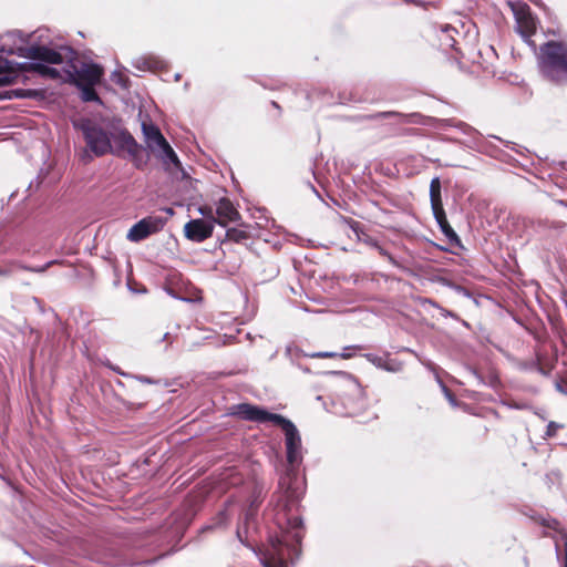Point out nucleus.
Instances as JSON below:
<instances>
[{
	"label": "nucleus",
	"instance_id": "1",
	"mask_svg": "<svg viewBox=\"0 0 567 567\" xmlns=\"http://www.w3.org/2000/svg\"><path fill=\"white\" fill-rule=\"evenodd\" d=\"M229 414L245 421L272 423L285 434L287 463L278 482L280 496L277 499L275 514V523L279 532L269 535V544L261 553H257L248 540V534L245 533L243 524L238 525L236 537L244 546L257 554L264 567H288V560L298 555L303 537L300 503L306 491V480L300 476L299 470L303 461L299 430L288 417L270 412L260 405L235 404L230 408Z\"/></svg>",
	"mask_w": 567,
	"mask_h": 567
},
{
	"label": "nucleus",
	"instance_id": "2",
	"mask_svg": "<svg viewBox=\"0 0 567 567\" xmlns=\"http://www.w3.org/2000/svg\"><path fill=\"white\" fill-rule=\"evenodd\" d=\"M192 518L186 514H173L154 529L137 528L132 532L128 546L142 554L128 556L109 548L103 542H85L80 554L91 561L107 567H145L172 555L187 530Z\"/></svg>",
	"mask_w": 567,
	"mask_h": 567
},
{
	"label": "nucleus",
	"instance_id": "3",
	"mask_svg": "<svg viewBox=\"0 0 567 567\" xmlns=\"http://www.w3.org/2000/svg\"><path fill=\"white\" fill-rule=\"evenodd\" d=\"M12 53L28 60L24 62L11 60L10 75H14V82L19 76L31 72L52 80L61 78V71L53 66L56 65L61 56V52H58V45L33 43L18 47Z\"/></svg>",
	"mask_w": 567,
	"mask_h": 567
},
{
	"label": "nucleus",
	"instance_id": "4",
	"mask_svg": "<svg viewBox=\"0 0 567 567\" xmlns=\"http://www.w3.org/2000/svg\"><path fill=\"white\" fill-rule=\"evenodd\" d=\"M58 52H61L56 65H61V78L70 84H99L103 69L94 63L86 62L79 58L78 52L70 45H58Z\"/></svg>",
	"mask_w": 567,
	"mask_h": 567
},
{
	"label": "nucleus",
	"instance_id": "5",
	"mask_svg": "<svg viewBox=\"0 0 567 567\" xmlns=\"http://www.w3.org/2000/svg\"><path fill=\"white\" fill-rule=\"evenodd\" d=\"M537 65L544 80L556 86H567V44L549 40L539 47Z\"/></svg>",
	"mask_w": 567,
	"mask_h": 567
},
{
	"label": "nucleus",
	"instance_id": "6",
	"mask_svg": "<svg viewBox=\"0 0 567 567\" xmlns=\"http://www.w3.org/2000/svg\"><path fill=\"white\" fill-rule=\"evenodd\" d=\"M73 127L82 133L87 148L96 157L115 154L112 145L113 133L103 128L99 123L89 117H81L73 122Z\"/></svg>",
	"mask_w": 567,
	"mask_h": 567
},
{
	"label": "nucleus",
	"instance_id": "7",
	"mask_svg": "<svg viewBox=\"0 0 567 567\" xmlns=\"http://www.w3.org/2000/svg\"><path fill=\"white\" fill-rule=\"evenodd\" d=\"M515 19V29L519 35H535L538 20L533 14L530 7L523 1H508Z\"/></svg>",
	"mask_w": 567,
	"mask_h": 567
},
{
	"label": "nucleus",
	"instance_id": "8",
	"mask_svg": "<svg viewBox=\"0 0 567 567\" xmlns=\"http://www.w3.org/2000/svg\"><path fill=\"white\" fill-rule=\"evenodd\" d=\"M166 221L167 218L161 216L144 217L128 229L126 238L132 243H140L162 230Z\"/></svg>",
	"mask_w": 567,
	"mask_h": 567
},
{
	"label": "nucleus",
	"instance_id": "9",
	"mask_svg": "<svg viewBox=\"0 0 567 567\" xmlns=\"http://www.w3.org/2000/svg\"><path fill=\"white\" fill-rule=\"evenodd\" d=\"M440 40H443L440 42V48L449 59H453L457 63H461L462 60L471 63L478 62L481 50L476 51L474 48L463 49L456 38H440Z\"/></svg>",
	"mask_w": 567,
	"mask_h": 567
},
{
	"label": "nucleus",
	"instance_id": "10",
	"mask_svg": "<svg viewBox=\"0 0 567 567\" xmlns=\"http://www.w3.org/2000/svg\"><path fill=\"white\" fill-rule=\"evenodd\" d=\"M214 226V223L210 220H204L203 218L190 219L184 226V235L188 240L203 243L213 236Z\"/></svg>",
	"mask_w": 567,
	"mask_h": 567
},
{
	"label": "nucleus",
	"instance_id": "11",
	"mask_svg": "<svg viewBox=\"0 0 567 567\" xmlns=\"http://www.w3.org/2000/svg\"><path fill=\"white\" fill-rule=\"evenodd\" d=\"M439 140L446 143H456L462 144L471 150H474L476 152L492 155L494 152L497 151V147L487 141L484 135L481 132H476V134L468 141L462 142L455 137L446 136V135H440Z\"/></svg>",
	"mask_w": 567,
	"mask_h": 567
},
{
	"label": "nucleus",
	"instance_id": "12",
	"mask_svg": "<svg viewBox=\"0 0 567 567\" xmlns=\"http://www.w3.org/2000/svg\"><path fill=\"white\" fill-rule=\"evenodd\" d=\"M239 212L234 207L227 197H221L216 207V218H213L214 225L226 227L228 223H235L240 219Z\"/></svg>",
	"mask_w": 567,
	"mask_h": 567
},
{
	"label": "nucleus",
	"instance_id": "13",
	"mask_svg": "<svg viewBox=\"0 0 567 567\" xmlns=\"http://www.w3.org/2000/svg\"><path fill=\"white\" fill-rule=\"evenodd\" d=\"M30 230L29 223L22 217H16L0 225V237L19 240Z\"/></svg>",
	"mask_w": 567,
	"mask_h": 567
},
{
	"label": "nucleus",
	"instance_id": "14",
	"mask_svg": "<svg viewBox=\"0 0 567 567\" xmlns=\"http://www.w3.org/2000/svg\"><path fill=\"white\" fill-rule=\"evenodd\" d=\"M142 133L144 136L146 148L152 153L155 152L164 143L166 144L167 142V140L161 132L159 127L153 122H143Z\"/></svg>",
	"mask_w": 567,
	"mask_h": 567
},
{
	"label": "nucleus",
	"instance_id": "15",
	"mask_svg": "<svg viewBox=\"0 0 567 567\" xmlns=\"http://www.w3.org/2000/svg\"><path fill=\"white\" fill-rule=\"evenodd\" d=\"M112 141L115 143V154L126 151L128 155H134L138 148H142V145L136 142L126 128H121L118 132L113 133Z\"/></svg>",
	"mask_w": 567,
	"mask_h": 567
},
{
	"label": "nucleus",
	"instance_id": "16",
	"mask_svg": "<svg viewBox=\"0 0 567 567\" xmlns=\"http://www.w3.org/2000/svg\"><path fill=\"white\" fill-rule=\"evenodd\" d=\"M433 216L439 225L440 230L443 233V235L449 239L450 244L463 247L462 241L456 234V231L453 229V227L450 225L444 207L432 209Z\"/></svg>",
	"mask_w": 567,
	"mask_h": 567
},
{
	"label": "nucleus",
	"instance_id": "17",
	"mask_svg": "<svg viewBox=\"0 0 567 567\" xmlns=\"http://www.w3.org/2000/svg\"><path fill=\"white\" fill-rule=\"evenodd\" d=\"M373 118H396L399 122L424 124V116L421 113H400L395 111L380 112L372 116Z\"/></svg>",
	"mask_w": 567,
	"mask_h": 567
},
{
	"label": "nucleus",
	"instance_id": "18",
	"mask_svg": "<svg viewBox=\"0 0 567 567\" xmlns=\"http://www.w3.org/2000/svg\"><path fill=\"white\" fill-rule=\"evenodd\" d=\"M154 153L155 156L161 159L165 166L174 165L176 168H182V162L168 142L159 146Z\"/></svg>",
	"mask_w": 567,
	"mask_h": 567
},
{
	"label": "nucleus",
	"instance_id": "19",
	"mask_svg": "<svg viewBox=\"0 0 567 567\" xmlns=\"http://www.w3.org/2000/svg\"><path fill=\"white\" fill-rule=\"evenodd\" d=\"M258 509H259V502L257 499H254L250 502L249 506L245 511L244 519L240 524L244 525L246 534L257 530Z\"/></svg>",
	"mask_w": 567,
	"mask_h": 567
},
{
	"label": "nucleus",
	"instance_id": "20",
	"mask_svg": "<svg viewBox=\"0 0 567 567\" xmlns=\"http://www.w3.org/2000/svg\"><path fill=\"white\" fill-rule=\"evenodd\" d=\"M228 520H229L228 504L225 503L224 507L217 512V514L212 518L210 523L204 525L199 529V532L206 533V532L224 528V527H226Z\"/></svg>",
	"mask_w": 567,
	"mask_h": 567
},
{
	"label": "nucleus",
	"instance_id": "21",
	"mask_svg": "<svg viewBox=\"0 0 567 567\" xmlns=\"http://www.w3.org/2000/svg\"><path fill=\"white\" fill-rule=\"evenodd\" d=\"M132 65L140 71H146L161 70L165 66V63L159 58L151 55L134 59Z\"/></svg>",
	"mask_w": 567,
	"mask_h": 567
},
{
	"label": "nucleus",
	"instance_id": "22",
	"mask_svg": "<svg viewBox=\"0 0 567 567\" xmlns=\"http://www.w3.org/2000/svg\"><path fill=\"white\" fill-rule=\"evenodd\" d=\"M466 370L476 380L477 385H485L492 389H497L501 385V380L495 373H491L487 379H485L474 367H467Z\"/></svg>",
	"mask_w": 567,
	"mask_h": 567
},
{
	"label": "nucleus",
	"instance_id": "23",
	"mask_svg": "<svg viewBox=\"0 0 567 567\" xmlns=\"http://www.w3.org/2000/svg\"><path fill=\"white\" fill-rule=\"evenodd\" d=\"M430 200H431V208L437 209L443 207L442 202V185L440 177L432 178L430 183Z\"/></svg>",
	"mask_w": 567,
	"mask_h": 567
},
{
	"label": "nucleus",
	"instance_id": "24",
	"mask_svg": "<svg viewBox=\"0 0 567 567\" xmlns=\"http://www.w3.org/2000/svg\"><path fill=\"white\" fill-rule=\"evenodd\" d=\"M12 99H31V100H43L45 97V92L41 89H11L10 90Z\"/></svg>",
	"mask_w": 567,
	"mask_h": 567
},
{
	"label": "nucleus",
	"instance_id": "25",
	"mask_svg": "<svg viewBox=\"0 0 567 567\" xmlns=\"http://www.w3.org/2000/svg\"><path fill=\"white\" fill-rule=\"evenodd\" d=\"M80 91V99L83 102H94L99 105H102V99L99 96L95 91V85H86V84H73Z\"/></svg>",
	"mask_w": 567,
	"mask_h": 567
},
{
	"label": "nucleus",
	"instance_id": "26",
	"mask_svg": "<svg viewBox=\"0 0 567 567\" xmlns=\"http://www.w3.org/2000/svg\"><path fill=\"white\" fill-rule=\"evenodd\" d=\"M11 60L0 55V86L14 83V75H10Z\"/></svg>",
	"mask_w": 567,
	"mask_h": 567
},
{
	"label": "nucleus",
	"instance_id": "27",
	"mask_svg": "<svg viewBox=\"0 0 567 567\" xmlns=\"http://www.w3.org/2000/svg\"><path fill=\"white\" fill-rule=\"evenodd\" d=\"M249 233L246 229L229 227L226 229V240L237 244H244L249 239Z\"/></svg>",
	"mask_w": 567,
	"mask_h": 567
},
{
	"label": "nucleus",
	"instance_id": "28",
	"mask_svg": "<svg viewBox=\"0 0 567 567\" xmlns=\"http://www.w3.org/2000/svg\"><path fill=\"white\" fill-rule=\"evenodd\" d=\"M60 261L56 259L49 260L48 262L40 265V266H29L20 262V270L31 271L35 274H43L51 266L59 264Z\"/></svg>",
	"mask_w": 567,
	"mask_h": 567
},
{
	"label": "nucleus",
	"instance_id": "29",
	"mask_svg": "<svg viewBox=\"0 0 567 567\" xmlns=\"http://www.w3.org/2000/svg\"><path fill=\"white\" fill-rule=\"evenodd\" d=\"M19 270H20L19 261H12L7 265H0V276H2V277L14 276Z\"/></svg>",
	"mask_w": 567,
	"mask_h": 567
},
{
	"label": "nucleus",
	"instance_id": "30",
	"mask_svg": "<svg viewBox=\"0 0 567 567\" xmlns=\"http://www.w3.org/2000/svg\"><path fill=\"white\" fill-rule=\"evenodd\" d=\"M144 147L142 146V148H138L134 155H130L133 159V164L136 168L141 169L143 168L144 166H146L147 162H148V156H145L144 155Z\"/></svg>",
	"mask_w": 567,
	"mask_h": 567
},
{
	"label": "nucleus",
	"instance_id": "31",
	"mask_svg": "<svg viewBox=\"0 0 567 567\" xmlns=\"http://www.w3.org/2000/svg\"><path fill=\"white\" fill-rule=\"evenodd\" d=\"M111 81L121 86L122 89L127 90L130 87L131 81L127 76L122 74L120 71L115 70L111 74Z\"/></svg>",
	"mask_w": 567,
	"mask_h": 567
},
{
	"label": "nucleus",
	"instance_id": "32",
	"mask_svg": "<svg viewBox=\"0 0 567 567\" xmlns=\"http://www.w3.org/2000/svg\"><path fill=\"white\" fill-rule=\"evenodd\" d=\"M381 369L384 371H388V372L395 373V372L402 371L403 363L395 359H389V360H384Z\"/></svg>",
	"mask_w": 567,
	"mask_h": 567
},
{
	"label": "nucleus",
	"instance_id": "33",
	"mask_svg": "<svg viewBox=\"0 0 567 567\" xmlns=\"http://www.w3.org/2000/svg\"><path fill=\"white\" fill-rule=\"evenodd\" d=\"M455 128H457L458 131H461L464 135L468 136L470 140L476 134L477 130L473 126H471L470 124L463 122V121H457L455 120V124L454 126Z\"/></svg>",
	"mask_w": 567,
	"mask_h": 567
},
{
	"label": "nucleus",
	"instance_id": "34",
	"mask_svg": "<svg viewBox=\"0 0 567 567\" xmlns=\"http://www.w3.org/2000/svg\"><path fill=\"white\" fill-rule=\"evenodd\" d=\"M326 373L327 374H331V375L340 377V378L351 382L357 388L360 386L358 379L354 375H352L351 373H349V372H346V371H328Z\"/></svg>",
	"mask_w": 567,
	"mask_h": 567
},
{
	"label": "nucleus",
	"instance_id": "35",
	"mask_svg": "<svg viewBox=\"0 0 567 567\" xmlns=\"http://www.w3.org/2000/svg\"><path fill=\"white\" fill-rule=\"evenodd\" d=\"M542 362V357L537 355L536 360H529L520 363V369L524 371H536L538 364Z\"/></svg>",
	"mask_w": 567,
	"mask_h": 567
},
{
	"label": "nucleus",
	"instance_id": "36",
	"mask_svg": "<svg viewBox=\"0 0 567 567\" xmlns=\"http://www.w3.org/2000/svg\"><path fill=\"white\" fill-rule=\"evenodd\" d=\"M432 122H435V127L440 130H445L447 127H453L455 124L454 118H431Z\"/></svg>",
	"mask_w": 567,
	"mask_h": 567
},
{
	"label": "nucleus",
	"instance_id": "37",
	"mask_svg": "<svg viewBox=\"0 0 567 567\" xmlns=\"http://www.w3.org/2000/svg\"><path fill=\"white\" fill-rule=\"evenodd\" d=\"M363 357L370 362L372 363L374 367H377L378 369H381L383 362L385 359H383L382 357H379L374 353H365L363 354Z\"/></svg>",
	"mask_w": 567,
	"mask_h": 567
},
{
	"label": "nucleus",
	"instance_id": "38",
	"mask_svg": "<svg viewBox=\"0 0 567 567\" xmlns=\"http://www.w3.org/2000/svg\"><path fill=\"white\" fill-rule=\"evenodd\" d=\"M561 427H563V424H559L557 422L550 421L547 424L546 432H545V437H553V436H555L557 430H559Z\"/></svg>",
	"mask_w": 567,
	"mask_h": 567
},
{
	"label": "nucleus",
	"instance_id": "39",
	"mask_svg": "<svg viewBox=\"0 0 567 567\" xmlns=\"http://www.w3.org/2000/svg\"><path fill=\"white\" fill-rule=\"evenodd\" d=\"M198 213L204 217V218H203L204 220H210V221H213V218H216V216H214V213H213V208H212V207L200 206V207L198 208Z\"/></svg>",
	"mask_w": 567,
	"mask_h": 567
},
{
	"label": "nucleus",
	"instance_id": "40",
	"mask_svg": "<svg viewBox=\"0 0 567 567\" xmlns=\"http://www.w3.org/2000/svg\"><path fill=\"white\" fill-rule=\"evenodd\" d=\"M342 219L344 224H347L353 233H355L357 235L359 234V231L361 230V224L359 221L348 217H342Z\"/></svg>",
	"mask_w": 567,
	"mask_h": 567
},
{
	"label": "nucleus",
	"instance_id": "41",
	"mask_svg": "<svg viewBox=\"0 0 567 567\" xmlns=\"http://www.w3.org/2000/svg\"><path fill=\"white\" fill-rule=\"evenodd\" d=\"M363 349V346L361 344H354V346H348L343 349V352L338 354L339 357L343 358V359H350L352 358V353L350 352V350H361Z\"/></svg>",
	"mask_w": 567,
	"mask_h": 567
},
{
	"label": "nucleus",
	"instance_id": "42",
	"mask_svg": "<svg viewBox=\"0 0 567 567\" xmlns=\"http://www.w3.org/2000/svg\"><path fill=\"white\" fill-rule=\"evenodd\" d=\"M442 389H443L445 398L451 403V405L456 406L457 400H456V396L453 394V392L444 384H442Z\"/></svg>",
	"mask_w": 567,
	"mask_h": 567
},
{
	"label": "nucleus",
	"instance_id": "43",
	"mask_svg": "<svg viewBox=\"0 0 567 567\" xmlns=\"http://www.w3.org/2000/svg\"><path fill=\"white\" fill-rule=\"evenodd\" d=\"M452 288L458 293L466 298H473V293L464 286L453 284Z\"/></svg>",
	"mask_w": 567,
	"mask_h": 567
},
{
	"label": "nucleus",
	"instance_id": "44",
	"mask_svg": "<svg viewBox=\"0 0 567 567\" xmlns=\"http://www.w3.org/2000/svg\"><path fill=\"white\" fill-rule=\"evenodd\" d=\"M132 379H135L137 381H140L141 383H144V384H157L159 381L158 380H155L151 377H147V375H136V374H133V378Z\"/></svg>",
	"mask_w": 567,
	"mask_h": 567
},
{
	"label": "nucleus",
	"instance_id": "45",
	"mask_svg": "<svg viewBox=\"0 0 567 567\" xmlns=\"http://www.w3.org/2000/svg\"><path fill=\"white\" fill-rule=\"evenodd\" d=\"M311 358H336L338 353L330 351L315 352L310 354Z\"/></svg>",
	"mask_w": 567,
	"mask_h": 567
},
{
	"label": "nucleus",
	"instance_id": "46",
	"mask_svg": "<svg viewBox=\"0 0 567 567\" xmlns=\"http://www.w3.org/2000/svg\"><path fill=\"white\" fill-rule=\"evenodd\" d=\"M489 137L492 138H495L497 141H499L501 143L504 144L505 147L507 148H511V150H514V146H515V143L514 142H511V141H505L503 138H501L499 136H496V135H488Z\"/></svg>",
	"mask_w": 567,
	"mask_h": 567
},
{
	"label": "nucleus",
	"instance_id": "47",
	"mask_svg": "<svg viewBox=\"0 0 567 567\" xmlns=\"http://www.w3.org/2000/svg\"><path fill=\"white\" fill-rule=\"evenodd\" d=\"M462 27L463 29H465L463 30L464 35H470L472 32L471 28H475V25L471 21H467L466 23L462 22Z\"/></svg>",
	"mask_w": 567,
	"mask_h": 567
},
{
	"label": "nucleus",
	"instance_id": "48",
	"mask_svg": "<svg viewBox=\"0 0 567 567\" xmlns=\"http://www.w3.org/2000/svg\"><path fill=\"white\" fill-rule=\"evenodd\" d=\"M127 288L133 292V293H145L146 292V288L145 287H142L141 289H136V287H133L131 281L128 280L127 281Z\"/></svg>",
	"mask_w": 567,
	"mask_h": 567
},
{
	"label": "nucleus",
	"instance_id": "49",
	"mask_svg": "<svg viewBox=\"0 0 567 567\" xmlns=\"http://www.w3.org/2000/svg\"><path fill=\"white\" fill-rule=\"evenodd\" d=\"M556 390L564 394H567V382H556Z\"/></svg>",
	"mask_w": 567,
	"mask_h": 567
},
{
	"label": "nucleus",
	"instance_id": "50",
	"mask_svg": "<svg viewBox=\"0 0 567 567\" xmlns=\"http://www.w3.org/2000/svg\"><path fill=\"white\" fill-rule=\"evenodd\" d=\"M536 372H538L539 374H542L544 377L549 375V369H546L545 367H543L542 363L538 364Z\"/></svg>",
	"mask_w": 567,
	"mask_h": 567
},
{
	"label": "nucleus",
	"instance_id": "51",
	"mask_svg": "<svg viewBox=\"0 0 567 567\" xmlns=\"http://www.w3.org/2000/svg\"><path fill=\"white\" fill-rule=\"evenodd\" d=\"M114 372H116L117 374L124 377V378H133V374L131 373H127V372H123L118 367L116 368H112Z\"/></svg>",
	"mask_w": 567,
	"mask_h": 567
},
{
	"label": "nucleus",
	"instance_id": "52",
	"mask_svg": "<svg viewBox=\"0 0 567 567\" xmlns=\"http://www.w3.org/2000/svg\"><path fill=\"white\" fill-rule=\"evenodd\" d=\"M6 35L16 37V35H25V34L20 30H12V31H9ZM27 35H33V33H28Z\"/></svg>",
	"mask_w": 567,
	"mask_h": 567
},
{
	"label": "nucleus",
	"instance_id": "53",
	"mask_svg": "<svg viewBox=\"0 0 567 567\" xmlns=\"http://www.w3.org/2000/svg\"><path fill=\"white\" fill-rule=\"evenodd\" d=\"M2 100H12L10 90L0 93V101Z\"/></svg>",
	"mask_w": 567,
	"mask_h": 567
},
{
	"label": "nucleus",
	"instance_id": "54",
	"mask_svg": "<svg viewBox=\"0 0 567 567\" xmlns=\"http://www.w3.org/2000/svg\"><path fill=\"white\" fill-rule=\"evenodd\" d=\"M523 40L526 42V44H528L530 47H535V42H534L533 38L526 37V38H523Z\"/></svg>",
	"mask_w": 567,
	"mask_h": 567
},
{
	"label": "nucleus",
	"instance_id": "55",
	"mask_svg": "<svg viewBox=\"0 0 567 567\" xmlns=\"http://www.w3.org/2000/svg\"><path fill=\"white\" fill-rule=\"evenodd\" d=\"M163 210L169 216H173L175 214L172 207H164Z\"/></svg>",
	"mask_w": 567,
	"mask_h": 567
},
{
	"label": "nucleus",
	"instance_id": "56",
	"mask_svg": "<svg viewBox=\"0 0 567 567\" xmlns=\"http://www.w3.org/2000/svg\"><path fill=\"white\" fill-rule=\"evenodd\" d=\"M558 166L567 172V161H560L558 162Z\"/></svg>",
	"mask_w": 567,
	"mask_h": 567
},
{
	"label": "nucleus",
	"instance_id": "57",
	"mask_svg": "<svg viewBox=\"0 0 567 567\" xmlns=\"http://www.w3.org/2000/svg\"><path fill=\"white\" fill-rule=\"evenodd\" d=\"M564 567H567V540L565 542Z\"/></svg>",
	"mask_w": 567,
	"mask_h": 567
},
{
	"label": "nucleus",
	"instance_id": "58",
	"mask_svg": "<svg viewBox=\"0 0 567 567\" xmlns=\"http://www.w3.org/2000/svg\"><path fill=\"white\" fill-rule=\"evenodd\" d=\"M309 186H310L311 190L316 194V196L321 198L319 192L317 190V188L312 184H309Z\"/></svg>",
	"mask_w": 567,
	"mask_h": 567
},
{
	"label": "nucleus",
	"instance_id": "59",
	"mask_svg": "<svg viewBox=\"0 0 567 567\" xmlns=\"http://www.w3.org/2000/svg\"><path fill=\"white\" fill-rule=\"evenodd\" d=\"M291 352H292V347H290V346H289V347H287V348H286V353H287L288 355H292V353H291Z\"/></svg>",
	"mask_w": 567,
	"mask_h": 567
},
{
	"label": "nucleus",
	"instance_id": "60",
	"mask_svg": "<svg viewBox=\"0 0 567 567\" xmlns=\"http://www.w3.org/2000/svg\"><path fill=\"white\" fill-rule=\"evenodd\" d=\"M271 105H272L274 107H276L277 110H280V109H281V107H280V105H279L276 101H272V102H271Z\"/></svg>",
	"mask_w": 567,
	"mask_h": 567
},
{
	"label": "nucleus",
	"instance_id": "61",
	"mask_svg": "<svg viewBox=\"0 0 567 567\" xmlns=\"http://www.w3.org/2000/svg\"><path fill=\"white\" fill-rule=\"evenodd\" d=\"M168 338H169V333L166 332V333H164L162 341H166V340H168Z\"/></svg>",
	"mask_w": 567,
	"mask_h": 567
},
{
	"label": "nucleus",
	"instance_id": "62",
	"mask_svg": "<svg viewBox=\"0 0 567 567\" xmlns=\"http://www.w3.org/2000/svg\"><path fill=\"white\" fill-rule=\"evenodd\" d=\"M446 316H450L452 318H456L457 316L452 311H446Z\"/></svg>",
	"mask_w": 567,
	"mask_h": 567
},
{
	"label": "nucleus",
	"instance_id": "63",
	"mask_svg": "<svg viewBox=\"0 0 567 567\" xmlns=\"http://www.w3.org/2000/svg\"><path fill=\"white\" fill-rule=\"evenodd\" d=\"M123 404L127 408V409H131L134 404L133 403H128V402H123Z\"/></svg>",
	"mask_w": 567,
	"mask_h": 567
},
{
	"label": "nucleus",
	"instance_id": "64",
	"mask_svg": "<svg viewBox=\"0 0 567 567\" xmlns=\"http://www.w3.org/2000/svg\"><path fill=\"white\" fill-rule=\"evenodd\" d=\"M436 247L443 251H450L447 248L443 247V246H440V245H436Z\"/></svg>",
	"mask_w": 567,
	"mask_h": 567
}]
</instances>
